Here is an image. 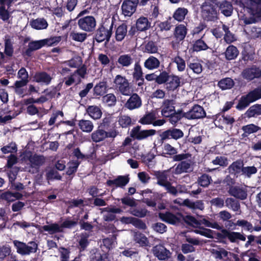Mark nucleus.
Wrapping results in <instances>:
<instances>
[{"label": "nucleus", "mask_w": 261, "mask_h": 261, "mask_svg": "<svg viewBox=\"0 0 261 261\" xmlns=\"http://www.w3.org/2000/svg\"><path fill=\"white\" fill-rule=\"evenodd\" d=\"M24 161L26 163L25 171L34 174L37 173L40 167L45 163V158L43 155L29 153L25 155Z\"/></svg>", "instance_id": "obj_1"}, {"label": "nucleus", "mask_w": 261, "mask_h": 261, "mask_svg": "<svg viewBox=\"0 0 261 261\" xmlns=\"http://www.w3.org/2000/svg\"><path fill=\"white\" fill-rule=\"evenodd\" d=\"M190 153H181L175 155L173 156L174 161H181L175 168L174 173L180 174L184 173H188L192 170V161L189 160L191 158Z\"/></svg>", "instance_id": "obj_2"}, {"label": "nucleus", "mask_w": 261, "mask_h": 261, "mask_svg": "<svg viewBox=\"0 0 261 261\" xmlns=\"http://www.w3.org/2000/svg\"><path fill=\"white\" fill-rule=\"evenodd\" d=\"M13 244L16 252L22 256L29 255L32 253H35L38 249V244L34 241H30L26 244L15 240L13 241Z\"/></svg>", "instance_id": "obj_3"}, {"label": "nucleus", "mask_w": 261, "mask_h": 261, "mask_svg": "<svg viewBox=\"0 0 261 261\" xmlns=\"http://www.w3.org/2000/svg\"><path fill=\"white\" fill-rule=\"evenodd\" d=\"M261 98V87H258L249 92L247 94L242 96L236 108L239 110H242L247 108L252 103Z\"/></svg>", "instance_id": "obj_4"}, {"label": "nucleus", "mask_w": 261, "mask_h": 261, "mask_svg": "<svg viewBox=\"0 0 261 261\" xmlns=\"http://www.w3.org/2000/svg\"><path fill=\"white\" fill-rule=\"evenodd\" d=\"M115 89L124 96H129L133 93V90L128 81L125 76L117 75L114 79Z\"/></svg>", "instance_id": "obj_5"}, {"label": "nucleus", "mask_w": 261, "mask_h": 261, "mask_svg": "<svg viewBox=\"0 0 261 261\" xmlns=\"http://www.w3.org/2000/svg\"><path fill=\"white\" fill-rule=\"evenodd\" d=\"M181 218H182L185 223L187 224L194 227H198L201 224L204 225L206 227H211L217 230H221L223 227L217 222H210L205 218L201 219L200 220V222H199L195 217L190 215L182 217Z\"/></svg>", "instance_id": "obj_6"}, {"label": "nucleus", "mask_w": 261, "mask_h": 261, "mask_svg": "<svg viewBox=\"0 0 261 261\" xmlns=\"http://www.w3.org/2000/svg\"><path fill=\"white\" fill-rule=\"evenodd\" d=\"M201 16L206 21H215L218 19V13L214 3L206 1L201 6Z\"/></svg>", "instance_id": "obj_7"}, {"label": "nucleus", "mask_w": 261, "mask_h": 261, "mask_svg": "<svg viewBox=\"0 0 261 261\" xmlns=\"http://www.w3.org/2000/svg\"><path fill=\"white\" fill-rule=\"evenodd\" d=\"M77 24L79 28L86 32H93L96 25L95 18L92 16H86L77 20Z\"/></svg>", "instance_id": "obj_8"}, {"label": "nucleus", "mask_w": 261, "mask_h": 261, "mask_svg": "<svg viewBox=\"0 0 261 261\" xmlns=\"http://www.w3.org/2000/svg\"><path fill=\"white\" fill-rule=\"evenodd\" d=\"M141 126L137 125L132 128L130 131V136L138 140H142L152 136L156 134V130L153 129H141Z\"/></svg>", "instance_id": "obj_9"}, {"label": "nucleus", "mask_w": 261, "mask_h": 261, "mask_svg": "<svg viewBox=\"0 0 261 261\" xmlns=\"http://www.w3.org/2000/svg\"><path fill=\"white\" fill-rule=\"evenodd\" d=\"M156 114L154 112L146 113L139 120V122L143 125L152 124L153 126H162L165 123L164 119L156 120Z\"/></svg>", "instance_id": "obj_10"}, {"label": "nucleus", "mask_w": 261, "mask_h": 261, "mask_svg": "<svg viewBox=\"0 0 261 261\" xmlns=\"http://www.w3.org/2000/svg\"><path fill=\"white\" fill-rule=\"evenodd\" d=\"M183 116L188 119H197L204 117L206 113L203 107L195 105L189 111L185 113Z\"/></svg>", "instance_id": "obj_11"}, {"label": "nucleus", "mask_w": 261, "mask_h": 261, "mask_svg": "<svg viewBox=\"0 0 261 261\" xmlns=\"http://www.w3.org/2000/svg\"><path fill=\"white\" fill-rule=\"evenodd\" d=\"M247 188L246 186H235L229 187V194L237 199L245 200L247 197Z\"/></svg>", "instance_id": "obj_12"}, {"label": "nucleus", "mask_w": 261, "mask_h": 261, "mask_svg": "<svg viewBox=\"0 0 261 261\" xmlns=\"http://www.w3.org/2000/svg\"><path fill=\"white\" fill-rule=\"evenodd\" d=\"M241 75L244 79L249 81L254 79H259L261 77V69L255 65H253L244 69Z\"/></svg>", "instance_id": "obj_13"}, {"label": "nucleus", "mask_w": 261, "mask_h": 261, "mask_svg": "<svg viewBox=\"0 0 261 261\" xmlns=\"http://www.w3.org/2000/svg\"><path fill=\"white\" fill-rule=\"evenodd\" d=\"M153 255L159 260H166L170 257L171 253L162 245H157L152 249Z\"/></svg>", "instance_id": "obj_14"}, {"label": "nucleus", "mask_w": 261, "mask_h": 261, "mask_svg": "<svg viewBox=\"0 0 261 261\" xmlns=\"http://www.w3.org/2000/svg\"><path fill=\"white\" fill-rule=\"evenodd\" d=\"M113 25L112 24L109 29H107L103 26L99 28L97 31L96 35V40L98 42H101L105 40L109 41L112 33Z\"/></svg>", "instance_id": "obj_15"}, {"label": "nucleus", "mask_w": 261, "mask_h": 261, "mask_svg": "<svg viewBox=\"0 0 261 261\" xmlns=\"http://www.w3.org/2000/svg\"><path fill=\"white\" fill-rule=\"evenodd\" d=\"M141 106V98L137 93L131 94L130 97L124 104V107L129 110L139 109Z\"/></svg>", "instance_id": "obj_16"}, {"label": "nucleus", "mask_w": 261, "mask_h": 261, "mask_svg": "<svg viewBox=\"0 0 261 261\" xmlns=\"http://www.w3.org/2000/svg\"><path fill=\"white\" fill-rule=\"evenodd\" d=\"M154 175L157 179V184L164 187L168 192L171 184L168 180V175L167 171H155Z\"/></svg>", "instance_id": "obj_17"}, {"label": "nucleus", "mask_w": 261, "mask_h": 261, "mask_svg": "<svg viewBox=\"0 0 261 261\" xmlns=\"http://www.w3.org/2000/svg\"><path fill=\"white\" fill-rule=\"evenodd\" d=\"M136 0H125L121 6L123 14L125 16H130L136 10L137 4Z\"/></svg>", "instance_id": "obj_18"}, {"label": "nucleus", "mask_w": 261, "mask_h": 261, "mask_svg": "<svg viewBox=\"0 0 261 261\" xmlns=\"http://www.w3.org/2000/svg\"><path fill=\"white\" fill-rule=\"evenodd\" d=\"M175 102L173 99H165L161 107L162 115L165 117H169L173 112H175L174 105Z\"/></svg>", "instance_id": "obj_19"}, {"label": "nucleus", "mask_w": 261, "mask_h": 261, "mask_svg": "<svg viewBox=\"0 0 261 261\" xmlns=\"http://www.w3.org/2000/svg\"><path fill=\"white\" fill-rule=\"evenodd\" d=\"M184 136V133L182 130L177 128H173L163 132L161 135L162 140L173 139L177 140Z\"/></svg>", "instance_id": "obj_20"}, {"label": "nucleus", "mask_w": 261, "mask_h": 261, "mask_svg": "<svg viewBox=\"0 0 261 261\" xmlns=\"http://www.w3.org/2000/svg\"><path fill=\"white\" fill-rule=\"evenodd\" d=\"M160 218L163 221L171 224H177L180 222L182 216L179 214L174 215L170 212H166L165 213H160Z\"/></svg>", "instance_id": "obj_21"}, {"label": "nucleus", "mask_w": 261, "mask_h": 261, "mask_svg": "<svg viewBox=\"0 0 261 261\" xmlns=\"http://www.w3.org/2000/svg\"><path fill=\"white\" fill-rule=\"evenodd\" d=\"M129 180L128 176L120 175L115 179L107 180V184L108 186L113 187V189L117 187L122 188L128 183Z\"/></svg>", "instance_id": "obj_22"}, {"label": "nucleus", "mask_w": 261, "mask_h": 261, "mask_svg": "<svg viewBox=\"0 0 261 261\" xmlns=\"http://www.w3.org/2000/svg\"><path fill=\"white\" fill-rule=\"evenodd\" d=\"M52 79L51 75L44 71L37 72L34 76V80L36 82L46 85L50 84Z\"/></svg>", "instance_id": "obj_23"}, {"label": "nucleus", "mask_w": 261, "mask_h": 261, "mask_svg": "<svg viewBox=\"0 0 261 261\" xmlns=\"http://www.w3.org/2000/svg\"><path fill=\"white\" fill-rule=\"evenodd\" d=\"M217 6L219 11L224 16L228 17L231 16L233 11V7L231 3L226 1L219 2Z\"/></svg>", "instance_id": "obj_24"}, {"label": "nucleus", "mask_w": 261, "mask_h": 261, "mask_svg": "<svg viewBox=\"0 0 261 261\" xmlns=\"http://www.w3.org/2000/svg\"><path fill=\"white\" fill-rule=\"evenodd\" d=\"M249 9L256 17L261 18V0H247Z\"/></svg>", "instance_id": "obj_25"}, {"label": "nucleus", "mask_w": 261, "mask_h": 261, "mask_svg": "<svg viewBox=\"0 0 261 261\" xmlns=\"http://www.w3.org/2000/svg\"><path fill=\"white\" fill-rule=\"evenodd\" d=\"M117 63L122 67H129L134 62V58L130 54H122L117 59Z\"/></svg>", "instance_id": "obj_26"}, {"label": "nucleus", "mask_w": 261, "mask_h": 261, "mask_svg": "<svg viewBox=\"0 0 261 261\" xmlns=\"http://www.w3.org/2000/svg\"><path fill=\"white\" fill-rule=\"evenodd\" d=\"M180 84V78L177 75H171L166 84V88L168 91H174L179 87Z\"/></svg>", "instance_id": "obj_27"}, {"label": "nucleus", "mask_w": 261, "mask_h": 261, "mask_svg": "<svg viewBox=\"0 0 261 261\" xmlns=\"http://www.w3.org/2000/svg\"><path fill=\"white\" fill-rule=\"evenodd\" d=\"M86 113L92 119L97 120L101 118L102 112L97 106H88L86 109Z\"/></svg>", "instance_id": "obj_28"}, {"label": "nucleus", "mask_w": 261, "mask_h": 261, "mask_svg": "<svg viewBox=\"0 0 261 261\" xmlns=\"http://www.w3.org/2000/svg\"><path fill=\"white\" fill-rule=\"evenodd\" d=\"M160 65L159 60L152 56L147 58L144 63V67L149 70L156 69L160 67Z\"/></svg>", "instance_id": "obj_29"}, {"label": "nucleus", "mask_w": 261, "mask_h": 261, "mask_svg": "<svg viewBox=\"0 0 261 261\" xmlns=\"http://www.w3.org/2000/svg\"><path fill=\"white\" fill-rule=\"evenodd\" d=\"M187 34V29L184 24H179L175 28L174 36L176 40L180 42L183 40Z\"/></svg>", "instance_id": "obj_30"}, {"label": "nucleus", "mask_w": 261, "mask_h": 261, "mask_svg": "<svg viewBox=\"0 0 261 261\" xmlns=\"http://www.w3.org/2000/svg\"><path fill=\"white\" fill-rule=\"evenodd\" d=\"M30 25L35 30H44L47 28L48 23L44 18H38L31 20L30 21Z\"/></svg>", "instance_id": "obj_31"}, {"label": "nucleus", "mask_w": 261, "mask_h": 261, "mask_svg": "<svg viewBox=\"0 0 261 261\" xmlns=\"http://www.w3.org/2000/svg\"><path fill=\"white\" fill-rule=\"evenodd\" d=\"M102 212H107V214L103 215V219L105 221H110L114 220L116 216L114 214H119L122 212V210L119 208H110L105 207L102 209Z\"/></svg>", "instance_id": "obj_32"}, {"label": "nucleus", "mask_w": 261, "mask_h": 261, "mask_svg": "<svg viewBox=\"0 0 261 261\" xmlns=\"http://www.w3.org/2000/svg\"><path fill=\"white\" fill-rule=\"evenodd\" d=\"M225 237L227 238L231 242H235L237 240H240L243 241L246 240V238L240 232H229L226 230H223Z\"/></svg>", "instance_id": "obj_33"}, {"label": "nucleus", "mask_w": 261, "mask_h": 261, "mask_svg": "<svg viewBox=\"0 0 261 261\" xmlns=\"http://www.w3.org/2000/svg\"><path fill=\"white\" fill-rule=\"evenodd\" d=\"M0 197L8 202H13L16 200L21 199L22 197V195L19 192L12 193L8 191L3 193Z\"/></svg>", "instance_id": "obj_34"}, {"label": "nucleus", "mask_w": 261, "mask_h": 261, "mask_svg": "<svg viewBox=\"0 0 261 261\" xmlns=\"http://www.w3.org/2000/svg\"><path fill=\"white\" fill-rule=\"evenodd\" d=\"M183 204L193 210H203L204 208V204L201 200L193 202L189 199H186L183 200Z\"/></svg>", "instance_id": "obj_35"}, {"label": "nucleus", "mask_w": 261, "mask_h": 261, "mask_svg": "<svg viewBox=\"0 0 261 261\" xmlns=\"http://www.w3.org/2000/svg\"><path fill=\"white\" fill-rule=\"evenodd\" d=\"M78 126L83 132L87 133L91 132L94 128L93 123L89 120L82 119L79 120Z\"/></svg>", "instance_id": "obj_36"}, {"label": "nucleus", "mask_w": 261, "mask_h": 261, "mask_svg": "<svg viewBox=\"0 0 261 261\" xmlns=\"http://www.w3.org/2000/svg\"><path fill=\"white\" fill-rule=\"evenodd\" d=\"M41 229L47 232L50 234L62 232V226L57 223H51L41 226Z\"/></svg>", "instance_id": "obj_37"}, {"label": "nucleus", "mask_w": 261, "mask_h": 261, "mask_svg": "<svg viewBox=\"0 0 261 261\" xmlns=\"http://www.w3.org/2000/svg\"><path fill=\"white\" fill-rule=\"evenodd\" d=\"M136 25L138 31H144L150 28V23L147 18L142 16L137 20Z\"/></svg>", "instance_id": "obj_38"}, {"label": "nucleus", "mask_w": 261, "mask_h": 261, "mask_svg": "<svg viewBox=\"0 0 261 261\" xmlns=\"http://www.w3.org/2000/svg\"><path fill=\"white\" fill-rule=\"evenodd\" d=\"M127 28L126 24L123 23L117 27L115 31V38L117 41H121L126 36Z\"/></svg>", "instance_id": "obj_39"}, {"label": "nucleus", "mask_w": 261, "mask_h": 261, "mask_svg": "<svg viewBox=\"0 0 261 261\" xmlns=\"http://www.w3.org/2000/svg\"><path fill=\"white\" fill-rule=\"evenodd\" d=\"M261 115V105L256 104L250 107L245 113L248 118L255 117Z\"/></svg>", "instance_id": "obj_40"}, {"label": "nucleus", "mask_w": 261, "mask_h": 261, "mask_svg": "<svg viewBox=\"0 0 261 261\" xmlns=\"http://www.w3.org/2000/svg\"><path fill=\"white\" fill-rule=\"evenodd\" d=\"M91 137L93 142H100L106 138V131L102 129H97L91 134Z\"/></svg>", "instance_id": "obj_41"}, {"label": "nucleus", "mask_w": 261, "mask_h": 261, "mask_svg": "<svg viewBox=\"0 0 261 261\" xmlns=\"http://www.w3.org/2000/svg\"><path fill=\"white\" fill-rule=\"evenodd\" d=\"M239 50L233 45H229L224 53L225 58L227 60H231L236 59L239 55Z\"/></svg>", "instance_id": "obj_42"}, {"label": "nucleus", "mask_w": 261, "mask_h": 261, "mask_svg": "<svg viewBox=\"0 0 261 261\" xmlns=\"http://www.w3.org/2000/svg\"><path fill=\"white\" fill-rule=\"evenodd\" d=\"M243 168V163L241 160L233 162L228 168L229 173L236 174L239 173Z\"/></svg>", "instance_id": "obj_43"}, {"label": "nucleus", "mask_w": 261, "mask_h": 261, "mask_svg": "<svg viewBox=\"0 0 261 261\" xmlns=\"http://www.w3.org/2000/svg\"><path fill=\"white\" fill-rule=\"evenodd\" d=\"M188 190L187 187L185 185H178L175 187L171 185L168 192L174 196H176L178 193H187Z\"/></svg>", "instance_id": "obj_44"}, {"label": "nucleus", "mask_w": 261, "mask_h": 261, "mask_svg": "<svg viewBox=\"0 0 261 261\" xmlns=\"http://www.w3.org/2000/svg\"><path fill=\"white\" fill-rule=\"evenodd\" d=\"M107 91V82H100L94 87V93L97 96H101L105 94Z\"/></svg>", "instance_id": "obj_45"}, {"label": "nucleus", "mask_w": 261, "mask_h": 261, "mask_svg": "<svg viewBox=\"0 0 261 261\" xmlns=\"http://www.w3.org/2000/svg\"><path fill=\"white\" fill-rule=\"evenodd\" d=\"M225 205L234 212L240 211V204L233 198L228 197L225 199Z\"/></svg>", "instance_id": "obj_46"}, {"label": "nucleus", "mask_w": 261, "mask_h": 261, "mask_svg": "<svg viewBox=\"0 0 261 261\" xmlns=\"http://www.w3.org/2000/svg\"><path fill=\"white\" fill-rule=\"evenodd\" d=\"M246 33L251 38L256 39L261 38V28L255 27H246L245 29Z\"/></svg>", "instance_id": "obj_47"}, {"label": "nucleus", "mask_w": 261, "mask_h": 261, "mask_svg": "<svg viewBox=\"0 0 261 261\" xmlns=\"http://www.w3.org/2000/svg\"><path fill=\"white\" fill-rule=\"evenodd\" d=\"M172 62L176 64L177 70L179 72L184 71L186 67L185 60L178 55L171 59Z\"/></svg>", "instance_id": "obj_48"}, {"label": "nucleus", "mask_w": 261, "mask_h": 261, "mask_svg": "<svg viewBox=\"0 0 261 261\" xmlns=\"http://www.w3.org/2000/svg\"><path fill=\"white\" fill-rule=\"evenodd\" d=\"M43 46H44V44L42 40L31 41L28 44L26 53L29 55L31 52L39 49Z\"/></svg>", "instance_id": "obj_49"}, {"label": "nucleus", "mask_w": 261, "mask_h": 261, "mask_svg": "<svg viewBox=\"0 0 261 261\" xmlns=\"http://www.w3.org/2000/svg\"><path fill=\"white\" fill-rule=\"evenodd\" d=\"M188 10L185 8H178L174 13L173 18L178 21H182L188 13Z\"/></svg>", "instance_id": "obj_50"}, {"label": "nucleus", "mask_w": 261, "mask_h": 261, "mask_svg": "<svg viewBox=\"0 0 261 261\" xmlns=\"http://www.w3.org/2000/svg\"><path fill=\"white\" fill-rule=\"evenodd\" d=\"M70 36L75 41L83 42L87 39L88 35L84 32H72L70 33Z\"/></svg>", "instance_id": "obj_51"}, {"label": "nucleus", "mask_w": 261, "mask_h": 261, "mask_svg": "<svg viewBox=\"0 0 261 261\" xmlns=\"http://www.w3.org/2000/svg\"><path fill=\"white\" fill-rule=\"evenodd\" d=\"M134 240L141 246H147L149 243V241L145 235L140 232L135 233Z\"/></svg>", "instance_id": "obj_52"}, {"label": "nucleus", "mask_w": 261, "mask_h": 261, "mask_svg": "<svg viewBox=\"0 0 261 261\" xmlns=\"http://www.w3.org/2000/svg\"><path fill=\"white\" fill-rule=\"evenodd\" d=\"M233 85V80L229 77L223 79L218 83V86L223 90L230 89Z\"/></svg>", "instance_id": "obj_53"}, {"label": "nucleus", "mask_w": 261, "mask_h": 261, "mask_svg": "<svg viewBox=\"0 0 261 261\" xmlns=\"http://www.w3.org/2000/svg\"><path fill=\"white\" fill-rule=\"evenodd\" d=\"M102 102L109 106H114L116 103V97L114 94L109 93L102 97Z\"/></svg>", "instance_id": "obj_54"}, {"label": "nucleus", "mask_w": 261, "mask_h": 261, "mask_svg": "<svg viewBox=\"0 0 261 261\" xmlns=\"http://www.w3.org/2000/svg\"><path fill=\"white\" fill-rule=\"evenodd\" d=\"M60 87L61 86L59 85L56 87H51L49 88L45 89L44 92L49 98H53L55 97L57 94H58V97L60 95V93L59 92L60 89Z\"/></svg>", "instance_id": "obj_55"}, {"label": "nucleus", "mask_w": 261, "mask_h": 261, "mask_svg": "<svg viewBox=\"0 0 261 261\" xmlns=\"http://www.w3.org/2000/svg\"><path fill=\"white\" fill-rule=\"evenodd\" d=\"M212 181L211 176L206 174H202L197 180L198 184L203 187H207Z\"/></svg>", "instance_id": "obj_56"}, {"label": "nucleus", "mask_w": 261, "mask_h": 261, "mask_svg": "<svg viewBox=\"0 0 261 261\" xmlns=\"http://www.w3.org/2000/svg\"><path fill=\"white\" fill-rule=\"evenodd\" d=\"M229 252L224 248H219L218 250L213 249L212 254L216 259H222L224 257H227Z\"/></svg>", "instance_id": "obj_57"}, {"label": "nucleus", "mask_w": 261, "mask_h": 261, "mask_svg": "<svg viewBox=\"0 0 261 261\" xmlns=\"http://www.w3.org/2000/svg\"><path fill=\"white\" fill-rule=\"evenodd\" d=\"M44 46L47 45L48 46H55L58 44L61 40V36H54L51 37L49 38L42 39Z\"/></svg>", "instance_id": "obj_58"}, {"label": "nucleus", "mask_w": 261, "mask_h": 261, "mask_svg": "<svg viewBox=\"0 0 261 261\" xmlns=\"http://www.w3.org/2000/svg\"><path fill=\"white\" fill-rule=\"evenodd\" d=\"M17 147L16 144L13 142L4 146L1 148V150L4 154L15 152L17 151Z\"/></svg>", "instance_id": "obj_59"}, {"label": "nucleus", "mask_w": 261, "mask_h": 261, "mask_svg": "<svg viewBox=\"0 0 261 261\" xmlns=\"http://www.w3.org/2000/svg\"><path fill=\"white\" fill-rule=\"evenodd\" d=\"M118 122L119 124L123 128H126L132 123V119L126 115H121L118 117Z\"/></svg>", "instance_id": "obj_60"}, {"label": "nucleus", "mask_w": 261, "mask_h": 261, "mask_svg": "<svg viewBox=\"0 0 261 261\" xmlns=\"http://www.w3.org/2000/svg\"><path fill=\"white\" fill-rule=\"evenodd\" d=\"M222 30L225 33L224 39L227 43H230L234 41L235 39L232 33L229 30V28L225 25H222Z\"/></svg>", "instance_id": "obj_61"}, {"label": "nucleus", "mask_w": 261, "mask_h": 261, "mask_svg": "<svg viewBox=\"0 0 261 261\" xmlns=\"http://www.w3.org/2000/svg\"><path fill=\"white\" fill-rule=\"evenodd\" d=\"M212 163L215 165L226 167L228 164L227 159L223 156H218L212 161Z\"/></svg>", "instance_id": "obj_62"}, {"label": "nucleus", "mask_w": 261, "mask_h": 261, "mask_svg": "<svg viewBox=\"0 0 261 261\" xmlns=\"http://www.w3.org/2000/svg\"><path fill=\"white\" fill-rule=\"evenodd\" d=\"M11 17L10 13L5 8V6H0V18L5 22H9Z\"/></svg>", "instance_id": "obj_63"}, {"label": "nucleus", "mask_w": 261, "mask_h": 261, "mask_svg": "<svg viewBox=\"0 0 261 261\" xmlns=\"http://www.w3.org/2000/svg\"><path fill=\"white\" fill-rule=\"evenodd\" d=\"M208 48L206 44L201 39L197 40L193 45V50L195 51L206 50Z\"/></svg>", "instance_id": "obj_64"}]
</instances>
